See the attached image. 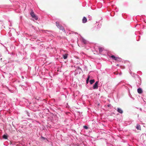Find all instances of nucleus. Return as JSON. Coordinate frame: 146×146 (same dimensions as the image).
Returning a JSON list of instances; mask_svg holds the SVG:
<instances>
[{
    "label": "nucleus",
    "mask_w": 146,
    "mask_h": 146,
    "mask_svg": "<svg viewBox=\"0 0 146 146\" xmlns=\"http://www.w3.org/2000/svg\"><path fill=\"white\" fill-rule=\"evenodd\" d=\"M99 51L100 53H101L104 50V48L102 47H99L98 48Z\"/></svg>",
    "instance_id": "obj_11"
},
{
    "label": "nucleus",
    "mask_w": 146,
    "mask_h": 146,
    "mask_svg": "<svg viewBox=\"0 0 146 146\" xmlns=\"http://www.w3.org/2000/svg\"><path fill=\"white\" fill-rule=\"evenodd\" d=\"M83 128L84 129H88V127L86 125H84L83 126Z\"/></svg>",
    "instance_id": "obj_16"
},
{
    "label": "nucleus",
    "mask_w": 146,
    "mask_h": 146,
    "mask_svg": "<svg viewBox=\"0 0 146 146\" xmlns=\"http://www.w3.org/2000/svg\"><path fill=\"white\" fill-rule=\"evenodd\" d=\"M30 15H31L32 17L35 20H37L38 17L36 15H35L34 12L33 10L31 11V12L30 13Z\"/></svg>",
    "instance_id": "obj_4"
},
{
    "label": "nucleus",
    "mask_w": 146,
    "mask_h": 146,
    "mask_svg": "<svg viewBox=\"0 0 146 146\" xmlns=\"http://www.w3.org/2000/svg\"><path fill=\"white\" fill-rule=\"evenodd\" d=\"M111 104H108L107 105V107H111Z\"/></svg>",
    "instance_id": "obj_18"
},
{
    "label": "nucleus",
    "mask_w": 146,
    "mask_h": 146,
    "mask_svg": "<svg viewBox=\"0 0 146 146\" xmlns=\"http://www.w3.org/2000/svg\"><path fill=\"white\" fill-rule=\"evenodd\" d=\"M47 31V32H52V31H49V30H44V32H46H46Z\"/></svg>",
    "instance_id": "obj_17"
},
{
    "label": "nucleus",
    "mask_w": 146,
    "mask_h": 146,
    "mask_svg": "<svg viewBox=\"0 0 146 146\" xmlns=\"http://www.w3.org/2000/svg\"><path fill=\"white\" fill-rule=\"evenodd\" d=\"M68 55V54L67 53H66L64 54H63L62 56L63 58L64 59H66L67 58Z\"/></svg>",
    "instance_id": "obj_7"
},
{
    "label": "nucleus",
    "mask_w": 146,
    "mask_h": 146,
    "mask_svg": "<svg viewBox=\"0 0 146 146\" xmlns=\"http://www.w3.org/2000/svg\"><path fill=\"white\" fill-rule=\"evenodd\" d=\"M89 77H88L87 78V80H86V83H87V84H88V79H89Z\"/></svg>",
    "instance_id": "obj_19"
},
{
    "label": "nucleus",
    "mask_w": 146,
    "mask_h": 146,
    "mask_svg": "<svg viewBox=\"0 0 146 146\" xmlns=\"http://www.w3.org/2000/svg\"><path fill=\"white\" fill-rule=\"evenodd\" d=\"M40 139L43 140H46V141H48L47 138L42 136H41Z\"/></svg>",
    "instance_id": "obj_12"
},
{
    "label": "nucleus",
    "mask_w": 146,
    "mask_h": 146,
    "mask_svg": "<svg viewBox=\"0 0 146 146\" xmlns=\"http://www.w3.org/2000/svg\"><path fill=\"white\" fill-rule=\"evenodd\" d=\"M88 17L90 19L89 20H90V19H91V17L90 15H89Z\"/></svg>",
    "instance_id": "obj_20"
},
{
    "label": "nucleus",
    "mask_w": 146,
    "mask_h": 146,
    "mask_svg": "<svg viewBox=\"0 0 146 146\" xmlns=\"http://www.w3.org/2000/svg\"><path fill=\"white\" fill-rule=\"evenodd\" d=\"M98 81H96L93 86V88L94 89H97L98 88Z\"/></svg>",
    "instance_id": "obj_5"
},
{
    "label": "nucleus",
    "mask_w": 146,
    "mask_h": 146,
    "mask_svg": "<svg viewBox=\"0 0 146 146\" xmlns=\"http://www.w3.org/2000/svg\"><path fill=\"white\" fill-rule=\"evenodd\" d=\"M111 58L115 60L116 61H121L122 60V59L121 58L117 57L115 56L114 55H112L111 56Z\"/></svg>",
    "instance_id": "obj_1"
},
{
    "label": "nucleus",
    "mask_w": 146,
    "mask_h": 146,
    "mask_svg": "<svg viewBox=\"0 0 146 146\" xmlns=\"http://www.w3.org/2000/svg\"><path fill=\"white\" fill-rule=\"evenodd\" d=\"M137 92L139 94H141L142 92V89L140 88H138L137 90Z\"/></svg>",
    "instance_id": "obj_10"
},
{
    "label": "nucleus",
    "mask_w": 146,
    "mask_h": 146,
    "mask_svg": "<svg viewBox=\"0 0 146 146\" xmlns=\"http://www.w3.org/2000/svg\"><path fill=\"white\" fill-rule=\"evenodd\" d=\"M117 111L118 112L120 113H123V111L121 109L119 108H117Z\"/></svg>",
    "instance_id": "obj_8"
},
{
    "label": "nucleus",
    "mask_w": 146,
    "mask_h": 146,
    "mask_svg": "<svg viewBox=\"0 0 146 146\" xmlns=\"http://www.w3.org/2000/svg\"><path fill=\"white\" fill-rule=\"evenodd\" d=\"M30 115V114H29V113H27V115H28V116H29H29H30V115Z\"/></svg>",
    "instance_id": "obj_21"
},
{
    "label": "nucleus",
    "mask_w": 146,
    "mask_h": 146,
    "mask_svg": "<svg viewBox=\"0 0 146 146\" xmlns=\"http://www.w3.org/2000/svg\"><path fill=\"white\" fill-rule=\"evenodd\" d=\"M87 19L85 17H84L82 19V22L83 23H86L87 22Z\"/></svg>",
    "instance_id": "obj_6"
},
{
    "label": "nucleus",
    "mask_w": 146,
    "mask_h": 146,
    "mask_svg": "<svg viewBox=\"0 0 146 146\" xmlns=\"http://www.w3.org/2000/svg\"><path fill=\"white\" fill-rule=\"evenodd\" d=\"M3 138L5 139H7L8 138V135H4L3 136Z\"/></svg>",
    "instance_id": "obj_13"
},
{
    "label": "nucleus",
    "mask_w": 146,
    "mask_h": 146,
    "mask_svg": "<svg viewBox=\"0 0 146 146\" xmlns=\"http://www.w3.org/2000/svg\"><path fill=\"white\" fill-rule=\"evenodd\" d=\"M82 71V69L78 67L75 70L74 72V75H76L78 74H80Z\"/></svg>",
    "instance_id": "obj_2"
},
{
    "label": "nucleus",
    "mask_w": 146,
    "mask_h": 146,
    "mask_svg": "<svg viewBox=\"0 0 146 146\" xmlns=\"http://www.w3.org/2000/svg\"><path fill=\"white\" fill-rule=\"evenodd\" d=\"M56 26L58 28L62 30V31H64V32H65V31L64 29L62 26L59 24L58 22H56Z\"/></svg>",
    "instance_id": "obj_3"
},
{
    "label": "nucleus",
    "mask_w": 146,
    "mask_h": 146,
    "mask_svg": "<svg viewBox=\"0 0 146 146\" xmlns=\"http://www.w3.org/2000/svg\"><path fill=\"white\" fill-rule=\"evenodd\" d=\"M136 128L137 129L139 130H141V127L140 125L139 124H137L136 126Z\"/></svg>",
    "instance_id": "obj_9"
},
{
    "label": "nucleus",
    "mask_w": 146,
    "mask_h": 146,
    "mask_svg": "<svg viewBox=\"0 0 146 146\" xmlns=\"http://www.w3.org/2000/svg\"><path fill=\"white\" fill-rule=\"evenodd\" d=\"M82 42H83L84 44H86V40L84 39H82Z\"/></svg>",
    "instance_id": "obj_15"
},
{
    "label": "nucleus",
    "mask_w": 146,
    "mask_h": 146,
    "mask_svg": "<svg viewBox=\"0 0 146 146\" xmlns=\"http://www.w3.org/2000/svg\"><path fill=\"white\" fill-rule=\"evenodd\" d=\"M95 82V80L94 79L91 80L90 81V84H92Z\"/></svg>",
    "instance_id": "obj_14"
},
{
    "label": "nucleus",
    "mask_w": 146,
    "mask_h": 146,
    "mask_svg": "<svg viewBox=\"0 0 146 146\" xmlns=\"http://www.w3.org/2000/svg\"><path fill=\"white\" fill-rule=\"evenodd\" d=\"M117 65V66H119V64H117V65Z\"/></svg>",
    "instance_id": "obj_23"
},
{
    "label": "nucleus",
    "mask_w": 146,
    "mask_h": 146,
    "mask_svg": "<svg viewBox=\"0 0 146 146\" xmlns=\"http://www.w3.org/2000/svg\"><path fill=\"white\" fill-rule=\"evenodd\" d=\"M22 78L23 79H24V77L23 76H22Z\"/></svg>",
    "instance_id": "obj_22"
},
{
    "label": "nucleus",
    "mask_w": 146,
    "mask_h": 146,
    "mask_svg": "<svg viewBox=\"0 0 146 146\" xmlns=\"http://www.w3.org/2000/svg\"><path fill=\"white\" fill-rule=\"evenodd\" d=\"M17 146H18V145H17Z\"/></svg>",
    "instance_id": "obj_25"
},
{
    "label": "nucleus",
    "mask_w": 146,
    "mask_h": 146,
    "mask_svg": "<svg viewBox=\"0 0 146 146\" xmlns=\"http://www.w3.org/2000/svg\"><path fill=\"white\" fill-rule=\"evenodd\" d=\"M101 26V25H100L99 26V27H100V26Z\"/></svg>",
    "instance_id": "obj_24"
}]
</instances>
